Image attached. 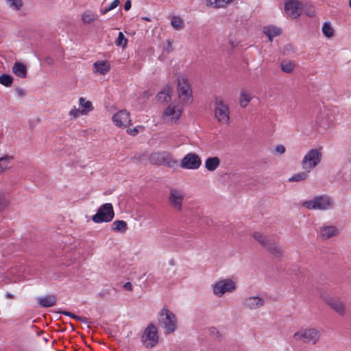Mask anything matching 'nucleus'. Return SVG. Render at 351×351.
Returning <instances> with one entry per match:
<instances>
[{
	"label": "nucleus",
	"mask_w": 351,
	"mask_h": 351,
	"mask_svg": "<svg viewBox=\"0 0 351 351\" xmlns=\"http://www.w3.org/2000/svg\"><path fill=\"white\" fill-rule=\"evenodd\" d=\"M322 152L321 148L311 149L304 156L302 162V168L307 173H310L321 162Z\"/></svg>",
	"instance_id": "f03ea898"
},
{
	"label": "nucleus",
	"mask_w": 351,
	"mask_h": 351,
	"mask_svg": "<svg viewBox=\"0 0 351 351\" xmlns=\"http://www.w3.org/2000/svg\"><path fill=\"white\" fill-rule=\"evenodd\" d=\"M13 73L21 78H25L27 74V70L26 66L20 62H14L12 66Z\"/></svg>",
	"instance_id": "4be33fe9"
},
{
	"label": "nucleus",
	"mask_w": 351,
	"mask_h": 351,
	"mask_svg": "<svg viewBox=\"0 0 351 351\" xmlns=\"http://www.w3.org/2000/svg\"><path fill=\"white\" fill-rule=\"evenodd\" d=\"M265 304V300L260 297H249L245 299L243 306L249 309H256L263 306Z\"/></svg>",
	"instance_id": "a211bd4d"
},
{
	"label": "nucleus",
	"mask_w": 351,
	"mask_h": 351,
	"mask_svg": "<svg viewBox=\"0 0 351 351\" xmlns=\"http://www.w3.org/2000/svg\"><path fill=\"white\" fill-rule=\"evenodd\" d=\"M110 69V64L107 61L99 60L93 64V71L101 75H106Z\"/></svg>",
	"instance_id": "aec40b11"
},
{
	"label": "nucleus",
	"mask_w": 351,
	"mask_h": 351,
	"mask_svg": "<svg viewBox=\"0 0 351 351\" xmlns=\"http://www.w3.org/2000/svg\"><path fill=\"white\" fill-rule=\"evenodd\" d=\"M37 301L41 307L47 308L54 306L56 304L57 299L53 295H48L37 298Z\"/></svg>",
	"instance_id": "412c9836"
},
{
	"label": "nucleus",
	"mask_w": 351,
	"mask_h": 351,
	"mask_svg": "<svg viewBox=\"0 0 351 351\" xmlns=\"http://www.w3.org/2000/svg\"><path fill=\"white\" fill-rule=\"evenodd\" d=\"M302 206L309 210H325L332 207V201L328 196L319 195L304 202Z\"/></svg>",
	"instance_id": "7ed1b4c3"
},
{
	"label": "nucleus",
	"mask_w": 351,
	"mask_h": 351,
	"mask_svg": "<svg viewBox=\"0 0 351 351\" xmlns=\"http://www.w3.org/2000/svg\"><path fill=\"white\" fill-rule=\"evenodd\" d=\"M144 19H145V20H146V21H150V20H149V18H147V17L144 18Z\"/></svg>",
	"instance_id": "6e6d98bb"
},
{
	"label": "nucleus",
	"mask_w": 351,
	"mask_h": 351,
	"mask_svg": "<svg viewBox=\"0 0 351 351\" xmlns=\"http://www.w3.org/2000/svg\"><path fill=\"white\" fill-rule=\"evenodd\" d=\"M171 25L176 30L182 29L184 27V21L178 16H173L171 18Z\"/></svg>",
	"instance_id": "473e14b6"
},
{
	"label": "nucleus",
	"mask_w": 351,
	"mask_h": 351,
	"mask_svg": "<svg viewBox=\"0 0 351 351\" xmlns=\"http://www.w3.org/2000/svg\"><path fill=\"white\" fill-rule=\"evenodd\" d=\"M45 62H46L47 64H50V65H51V64H52L53 63V60H52L51 58H49V57H47V58H45Z\"/></svg>",
	"instance_id": "864d4df0"
},
{
	"label": "nucleus",
	"mask_w": 351,
	"mask_h": 351,
	"mask_svg": "<svg viewBox=\"0 0 351 351\" xmlns=\"http://www.w3.org/2000/svg\"><path fill=\"white\" fill-rule=\"evenodd\" d=\"M339 231L335 226H324L319 228L318 236L323 240L328 239L339 234Z\"/></svg>",
	"instance_id": "f3484780"
},
{
	"label": "nucleus",
	"mask_w": 351,
	"mask_h": 351,
	"mask_svg": "<svg viewBox=\"0 0 351 351\" xmlns=\"http://www.w3.org/2000/svg\"><path fill=\"white\" fill-rule=\"evenodd\" d=\"M295 66V64L291 61H284L280 64L281 69L283 72L287 73H291Z\"/></svg>",
	"instance_id": "4c0bfd02"
},
{
	"label": "nucleus",
	"mask_w": 351,
	"mask_h": 351,
	"mask_svg": "<svg viewBox=\"0 0 351 351\" xmlns=\"http://www.w3.org/2000/svg\"><path fill=\"white\" fill-rule=\"evenodd\" d=\"M16 93L21 97H23L25 95L24 90L21 88H16Z\"/></svg>",
	"instance_id": "8fccbe9b"
},
{
	"label": "nucleus",
	"mask_w": 351,
	"mask_h": 351,
	"mask_svg": "<svg viewBox=\"0 0 351 351\" xmlns=\"http://www.w3.org/2000/svg\"><path fill=\"white\" fill-rule=\"evenodd\" d=\"M253 237L263 247H267L269 243L272 241L270 239H268L264 234L260 232H254L253 234Z\"/></svg>",
	"instance_id": "7c9ffc66"
},
{
	"label": "nucleus",
	"mask_w": 351,
	"mask_h": 351,
	"mask_svg": "<svg viewBox=\"0 0 351 351\" xmlns=\"http://www.w3.org/2000/svg\"><path fill=\"white\" fill-rule=\"evenodd\" d=\"M128 229L127 223L123 220H116L112 223V230L117 232L124 233Z\"/></svg>",
	"instance_id": "c85d7f7f"
},
{
	"label": "nucleus",
	"mask_w": 351,
	"mask_h": 351,
	"mask_svg": "<svg viewBox=\"0 0 351 351\" xmlns=\"http://www.w3.org/2000/svg\"><path fill=\"white\" fill-rule=\"evenodd\" d=\"M112 121L118 127H126L131 121L130 114L125 110H122L112 116Z\"/></svg>",
	"instance_id": "dca6fc26"
},
{
	"label": "nucleus",
	"mask_w": 351,
	"mask_h": 351,
	"mask_svg": "<svg viewBox=\"0 0 351 351\" xmlns=\"http://www.w3.org/2000/svg\"><path fill=\"white\" fill-rule=\"evenodd\" d=\"M69 115L71 117V119H76L79 117L80 115H83L81 112L80 109H77L75 107L71 110L69 112Z\"/></svg>",
	"instance_id": "c03bdc74"
},
{
	"label": "nucleus",
	"mask_w": 351,
	"mask_h": 351,
	"mask_svg": "<svg viewBox=\"0 0 351 351\" xmlns=\"http://www.w3.org/2000/svg\"><path fill=\"white\" fill-rule=\"evenodd\" d=\"M215 117L220 123L228 125L230 123L229 107L219 97L215 101Z\"/></svg>",
	"instance_id": "423d86ee"
},
{
	"label": "nucleus",
	"mask_w": 351,
	"mask_h": 351,
	"mask_svg": "<svg viewBox=\"0 0 351 351\" xmlns=\"http://www.w3.org/2000/svg\"><path fill=\"white\" fill-rule=\"evenodd\" d=\"M13 83V77L12 75L8 74H3L0 75V84L6 86L10 87Z\"/></svg>",
	"instance_id": "e433bc0d"
},
{
	"label": "nucleus",
	"mask_w": 351,
	"mask_h": 351,
	"mask_svg": "<svg viewBox=\"0 0 351 351\" xmlns=\"http://www.w3.org/2000/svg\"><path fill=\"white\" fill-rule=\"evenodd\" d=\"M123 288L130 291H132V285L130 282H127L123 285Z\"/></svg>",
	"instance_id": "de8ad7c7"
},
{
	"label": "nucleus",
	"mask_w": 351,
	"mask_h": 351,
	"mask_svg": "<svg viewBox=\"0 0 351 351\" xmlns=\"http://www.w3.org/2000/svg\"><path fill=\"white\" fill-rule=\"evenodd\" d=\"M220 165V159L218 157H210L205 161V167L209 171H215Z\"/></svg>",
	"instance_id": "bb28decb"
},
{
	"label": "nucleus",
	"mask_w": 351,
	"mask_h": 351,
	"mask_svg": "<svg viewBox=\"0 0 351 351\" xmlns=\"http://www.w3.org/2000/svg\"><path fill=\"white\" fill-rule=\"evenodd\" d=\"M308 173L306 171L302 172H299L293 174L291 177H290L288 180L289 182H300L306 180L308 178Z\"/></svg>",
	"instance_id": "72a5a7b5"
},
{
	"label": "nucleus",
	"mask_w": 351,
	"mask_h": 351,
	"mask_svg": "<svg viewBox=\"0 0 351 351\" xmlns=\"http://www.w3.org/2000/svg\"><path fill=\"white\" fill-rule=\"evenodd\" d=\"M132 3L130 0H127L124 4V9L125 11L129 10L131 8Z\"/></svg>",
	"instance_id": "09e8293b"
},
{
	"label": "nucleus",
	"mask_w": 351,
	"mask_h": 351,
	"mask_svg": "<svg viewBox=\"0 0 351 351\" xmlns=\"http://www.w3.org/2000/svg\"><path fill=\"white\" fill-rule=\"evenodd\" d=\"M210 333L212 335H219V332L217 330V329L215 328H210Z\"/></svg>",
	"instance_id": "3c124183"
},
{
	"label": "nucleus",
	"mask_w": 351,
	"mask_h": 351,
	"mask_svg": "<svg viewBox=\"0 0 351 351\" xmlns=\"http://www.w3.org/2000/svg\"><path fill=\"white\" fill-rule=\"evenodd\" d=\"M185 194L183 191L178 189H171L169 195V202L171 206L176 211L182 210L183 201Z\"/></svg>",
	"instance_id": "f8f14e48"
},
{
	"label": "nucleus",
	"mask_w": 351,
	"mask_h": 351,
	"mask_svg": "<svg viewBox=\"0 0 351 351\" xmlns=\"http://www.w3.org/2000/svg\"><path fill=\"white\" fill-rule=\"evenodd\" d=\"M149 160L152 164L165 165L173 167L178 163V160L173 158L171 154L167 152H155L150 155Z\"/></svg>",
	"instance_id": "0eeeda50"
},
{
	"label": "nucleus",
	"mask_w": 351,
	"mask_h": 351,
	"mask_svg": "<svg viewBox=\"0 0 351 351\" xmlns=\"http://www.w3.org/2000/svg\"><path fill=\"white\" fill-rule=\"evenodd\" d=\"M128 40L125 38L123 32H120L118 34V37L115 40V45L119 47H121L122 48H125L127 46Z\"/></svg>",
	"instance_id": "ea45409f"
},
{
	"label": "nucleus",
	"mask_w": 351,
	"mask_h": 351,
	"mask_svg": "<svg viewBox=\"0 0 351 351\" xmlns=\"http://www.w3.org/2000/svg\"><path fill=\"white\" fill-rule=\"evenodd\" d=\"M268 251H269L270 253L274 254V256L279 257L282 256V248L278 246L274 240H272L269 245L266 247Z\"/></svg>",
	"instance_id": "c756f323"
},
{
	"label": "nucleus",
	"mask_w": 351,
	"mask_h": 351,
	"mask_svg": "<svg viewBox=\"0 0 351 351\" xmlns=\"http://www.w3.org/2000/svg\"><path fill=\"white\" fill-rule=\"evenodd\" d=\"M252 99V96L250 93H249L245 89H242L240 92L239 97V105L241 108H245L249 103L251 101Z\"/></svg>",
	"instance_id": "393cba45"
},
{
	"label": "nucleus",
	"mask_w": 351,
	"mask_h": 351,
	"mask_svg": "<svg viewBox=\"0 0 351 351\" xmlns=\"http://www.w3.org/2000/svg\"><path fill=\"white\" fill-rule=\"evenodd\" d=\"M79 104L82 107L81 112L84 115H87L93 110L92 102L90 101H86L84 97H80Z\"/></svg>",
	"instance_id": "cd10ccee"
},
{
	"label": "nucleus",
	"mask_w": 351,
	"mask_h": 351,
	"mask_svg": "<svg viewBox=\"0 0 351 351\" xmlns=\"http://www.w3.org/2000/svg\"><path fill=\"white\" fill-rule=\"evenodd\" d=\"M263 32L268 36L270 41L281 34V29L277 27L268 25L263 28Z\"/></svg>",
	"instance_id": "b1692460"
},
{
	"label": "nucleus",
	"mask_w": 351,
	"mask_h": 351,
	"mask_svg": "<svg viewBox=\"0 0 351 351\" xmlns=\"http://www.w3.org/2000/svg\"><path fill=\"white\" fill-rule=\"evenodd\" d=\"M178 93L182 104H189L192 102V90L187 79L181 78L178 80Z\"/></svg>",
	"instance_id": "6e6552de"
},
{
	"label": "nucleus",
	"mask_w": 351,
	"mask_h": 351,
	"mask_svg": "<svg viewBox=\"0 0 351 351\" xmlns=\"http://www.w3.org/2000/svg\"><path fill=\"white\" fill-rule=\"evenodd\" d=\"M5 2L10 8L16 11L19 10L23 5L21 0H5Z\"/></svg>",
	"instance_id": "58836bf2"
},
{
	"label": "nucleus",
	"mask_w": 351,
	"mask_h": 351,
	"mask_svg": "<svg viewBox=\"0 0 351 351\" xmlns=\"http://www.w3.org/2000/svg\"><path fill=\"white\" fill-rule=\"evenodd\" d=\"M201 164V159L197 154L189 153L182 158L180 166L186 169H197Z\"/></svg>",
	"instance_id": "4468645a"
},
{
	"label": "nucleus",
	"mask_w": 351,
	"mask_h": 351,
	"mask_svg": "<svg viewBox=\"0 0 351 351\" xmlns=\"http://www.w3.org/2000/svg\"><path fill=\"white\" fill-rule=\"evenodd\" d=\"M233 0H206L207 5L213 8H223L227 7Z\"/></svg>",
	"instance_id": "a878e982"
},
{
	"label": "nucleus",
	"mask_w": 351,
	"mask_h": 351,
	"mask_svg": "<svg viewBox=\"0 0 351 351\" xmlns=\"http://www.w3.org/2000/svg\"><path fill=\"white\" fill-rule=\"evenodd\" d=\"M320 337V332L315 328L301 329L293 335L295 341L315 345Z\"/></svg>",
	"instance_id": "20e7f679"
},
{
	"label": "nucleus",
	"mask_w": 351,
	"mask_h": 351,
	"mask_svg": "<svg viewBox=\"0 0 351 351\" xmlns=\"http://www.w3.org/2000/svg\"><path fill=\"white\" fill-rule=\"evenodd\" d=\"M9 205V202L5 195L0 193V212L4 210Z\"/></svg>",
	"instance_id": "37998d69"
},
{
	"label": "nucleus",
	"mask_w": 351,
	"mask_h": 351,
	"mask_svg": "<svg viewBox=\"0 0 351 351\" xmlns=\"http://www.w3.org/2000/svg\"><path fill=\"white\" fill-rule=\"evenodd\" d=\"M114 216L112 204L106 203L101 205L95 215L92 217V220L96 223L111 221Z\"/></svg>",
	"instance_id": "39448f33"
},
{
	"label": "nucleus",
	"mask_w": 351,
	"mask_h": 351,
	"mask_svg": "<svg viewBox=\"0 0 351 351\" xmlns=\"http://www.w3.org/2000/svg\"><path fill=\"white\" fill-rule=\"evenodd\" d=\"M285 12L291 19L298 18L302 12V3L297 0H289L285 4Z\"/></svg>",
	"instance_id": "ddd939ff"
},
{
	"label": "nucleus",
	"mask_w": 351,
	"mask_h": 351,
	"mask_svg": "<svg viewBox=\"0 0 351 351\" xmlns=\"http://www.w3.org/2000/svg\"><path fill=\"white\" fill-rule=\"evenodd\" d=\"M97 19V16L90 11H86L82 14V20L84 23H91Z\"/></svg>",
	"instance_id": "f704fd0d"
},
{
	"label": "nucleus",
	"mask_w": 351,
	"mask_h": 351,
	"mask_svg": "<svg viewBox=\"0 0 351 351\" xmlns=\"http://www.w3.org/2000/svg\"><path fill=\"white\" fill-rule=\"evenodd\" d=\"M275 151L280 154H282L285 152L286 149L283 145H278L275 148Z\"/></svg>",
	"instance_id": "a18cd8bd"
},
{
	"label": "nucleus",
	"mask_w": 351,
	"mask_h": 351,
	"mask_svg": "<svg viewBox=\"0 0 351 351\" xmlns=\"http://www.w3.org/2000/svg\"><path fill=\"white\" fill-rule=\"evenodd\" d=\"M324 301L339 315L344 316L346 315V306L341 300L335 298H326Z\"/></svg>",
	"instance_id": "2eb2a0df"
},
{
	"label": "nucleus",
	"mask_w": 351,
	"mask_h": 351,
	"mask_svg": "<svg viewBox=\"0 0 351 351\" xmlns=\"http://www.w3.org/2000/svg\"><path fill=\"white\" fill-rule=\"evenodd\" d=\"M59 313H61V314H63L64 315L71 317H72V318H73V319H76L77 321H80L81 322H83V323L88 324V323L90 322L89 321L88 318L76 315H75V314H73V313H72L71 312H69V311H61Z\"/></svg>",
	"instance_id": "c9c22d12"
},
{
	"label": "nucleus",
	"mask_w": 351,
	"mask_h": 351,
	"mask_svg": "<svg viewBox=\"0 0 351 351\" xmlns=\"http://www.w3.org/2000/svg\"><path fill=\"white\" fill-rule=\"evenodd\" d=\"M306 14L311 16H313V14L311 13V11H308V12H307Z\"/></svg>",
	"instance_id": "5fc2aeb1"
},
{
	"label": "nucleus",
	"mask_w": 351,
	"mask_h": 351,
	"mask_svg": "<svg viewBox=\"0 0 351 351\" xmlns=\"http://www.w3.org/2000/svg\"><path fill=\"white\" fill-rule=\"evenodd\" d=\"M157 328L154 324H149L142 335V342L147 348L154 347L158 343Z\"/></svg>",
	"instance_id": "1a4fd4ad"
},
{
	"label": "nucleus",
	"mask_w": 351,
	"mask_h": 351,
	"mask_svg": "<svg viewBox=\"0 0 351 351\" xmlns=\"http://www.w3.org/2000/svg\"><path fill=\"white\" fill-rule=\"evenodd\" d=\"M328 113L326 111L321 112L317 116V123L319 127L326 128L328 125V120L326 119Z\"/></svg>",
	"instance_id": "2f4dec72"
},
{
	"label": "nucleus",
	"mask_w": 351,
	"mask_h": 351,
	"mask_svg": "<svg viewBox=\"0 0 351 351\" xmlns=\"http://www.w3.org/2000/svg\"><path fill=\"white\" fill-rule=\"evenodd\" d=\"M127 132L132 136H136L138 133V127H135L134 128L127 130Z\"/></svg>",
	"instance_id": "49530a36"
},
{
	"label": "nucleus",
	"mask_w": 351,
	"mask_h": 351,
	"mask_svg": "<svg viewBox=\"0 0 351 351\" xmlns=\"http://www.w3.org/2000/svg\"><path fill=\"white\" fill-rule=\"evenodd\" d=\"M14 156L12 155H3L0 157V174L3 173L12 167V161Z\"/></svg>",
	"instance_id": "6ab92c4d"
},
{
	"label": "nucleus",
	"mask_w": 351,
	"mask_h": 351,
	"mask_svg": "<svg viewBox=\"0 0 351 351\" xmlns=\"http://www.w3.org/2000/svg\"><path fill=\"white\" fill-rule=\"evenodd\" d=\"M322 32L328 38L333 36L334 30L329 23H325L322 26Z\"/></svg>",
	"instance_id": "a19ab883"
},
{
	"label": "nucleus",
	"mask_w": 351,
	"mask_h": 351,
	"mask_svg": "<svg viewBox=\"0 0 351 351\" xmlns=\"http://www.w3.org/2000/svg\"><path fill=\"white\" fill-rule=\"evenodd\" d=\"M236 289L235 282L230 279H223L217 281L213 285V293L218 296L221 297L227 292H232Z\"/></svg>",
	"instance_id": "9b49d317"
},
{
	"label": "nucleus",
	"mask_w": 351,
	"mask_h": 351,
	"mask_svg": "<svg viewBox=\"0 0 351 351\" xmlns=\"http://www.w3.org/2000/svg\"><path fill=\"white\" fill-rule=\"evenodd\" d=\"M119 0H114V1H112L110 5H108V7L105 8L103 10H100V12L101 14H106L107 12H108L109 11L114 9L115 8H117L119 4Z\"/></svg>",
	"instance_id": "79ce46f5"
},
{
	"label": "nucleus",
	"mask_w": 351,
	"mask_h": 351,
	"mask_svg": "<svg viewBox=\"0 0 351 351\" xmlns=\"http://www.w3.org/2000/svg\"><path fill=\"white\" fill-rule=\"evenodd\" d=\"M182 112V110L178 106L170 104L163 111L162 119L167 123H176L179 120Z\"/></svg>",
	"instance_id": "9d476101"
},
{
	"label": "nucleus",
	"mask_w": 351,
	"mask_h": 351,
	"mask_svg": "<svg viewBox=\"0 0 351 351\" xmlns=\"http://www.w3.org/2000/svg\"><path fill=\"white\" fill-rule=\"evenodd\" d=\"M172 88L169 86H166L157 95V99L160 103L168 101L171 99V94Z\"/></svg>",
	"instance_id": "5701e85b"
},
{
	"label": "nucleus",
	"mask_w": 351,
	"mask_h": 351,
	"mask_svg": "<svg viewBox=\"0 0 351 351\" xmlns=\"http://www.w3.org/2000/svg\"><path fill=\"white\" fill-rule=\"evenodd\" d=\"M5 297L7 298V299H9V300H12V299H14L15 298V296L11 293H9V292H7L5 294Z\"/></svg>",
	"instance_id": "603ef678"
},
{
	"label": "nucleus",
	"mask_w": 351,
	"mask_h": 351,
	"mask_svg": "<svg viewBox=\"0 0 351 351\" xmlns=\"http://www.w3.org/2000/svg\"><path fill=\"white\" fill-rule=\"evenodd\" d=\"M158 322L167 334L173 333L177 328V318L175 314L167 308L158 313Z\"/></svg>",
	"instance_id": "f257e3e1"
}]
</instances>
